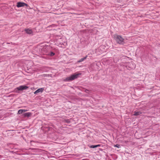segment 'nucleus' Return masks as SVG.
Listing matches in <instances>:
<instances>
[{
  "mask_svg": "<svg viewBox=\"0 0 160 160\" xmlns=\"http://www.w3.org/2000/svg\"><path fill=\"white\" fill-rule=\"evenodd\" d=\"M114 39L116 42L119 44L123 45L125 43V39L121 36L115 35L114 36Z\"/></svg>",
  "mask_w": 160,
  "mask_h": 160,
  "instance_id": "obj_1",
  "label": "nucleus"
},
{
  "mask_svg": "<svg viewBox=\"0 0 160 160\" xmlns=\"http://www.w3.org/2000/svg\"><path fill=\"white\" fill-rule=\"evenodd\" d=\"M81 74V73H75L71 75V76L66 78L64 80V81L66 82L71 81L73 80H74L75 79L78 78V77Z\"/></svg>",
  "mask_w": 160,
  "mask_h": 160,
  "instance_id": "obj_2",
  "label": "nucleus"
},
{
  "mask_svg": "<svg viewBox=\"0 0 160 160\" xmlns=\"http://www.w3.org/2000/svg\"><path fill=\"white\" fill-rule=\"evenodd\" d=\"M127 68L129 70L134 69L135 68V65L133 62H129L128 64Z\"/></svg>",
  "mask_w": 160,
  "mask_h": 160,
  "instance_id": "obj_3",
  "label": "nucleus"
},
{
  "mask_svg": "<svg viewBox=\"0 0 160 160\" xmlns=\"http://www.w3.org/2000/svg\"><path fill=\"white\" fill-rule=\"evenodd\" d=\"M27 7L28 5L24 2H18L17 3V7L18 8L23 7L24 6Z\"/></svg>",
  "mask_w": 160,
  "mask_h": 160,
  "instance_id": "obj_4",
  "label": "nucleus"
},
{
  "mask_svg": "<svg viewBox=\"0 0 160 160\" xmlns=\"http://www.w3.org/2000/svg\"><path fill=\"white\" fill-rule=\"evenodd\" d=\"M28 87L27 86H20L18 87L17 89L19 91L22 90L27 89Z\"/></svg>",
  "mask_w": 160,
  "mask_h": 160,
  "instance_id": "obj_5",
  "label": "nucleus"
},
{
  "mask_svg": "<svg viewBox=\"0 0 160 160\" xmlns=\"http://www.w3.org/2000/svg\"><path fill=\"white\" fill-rule=\"evenodd\" d=\"M25 31L26 32L29 34H33V32L32 29H30L29 28L26 29H25Z\"/></svg>",
  "mask_w": 160,
  "mask_h": 160,
  "instance_id": "obj_6",
  "label": "nucleus"
},
{
  "mask_svg": "<svg viewBox=\"0 0 160 160\" xmlns=\"http://www.w3.org/2000/svg\"><path fill=\"white\" fill-rule=\"evenodd\" d=\"M43 90L44 89L43 88H39L34 92V93L36 94L39 92H42L43 91Z\"/></svg>",
  "mask_w": 160,
  "mask_h": 160,
  "instance_id": "obj_7",
  "label": "nucleus"
},
{
  "mask_svg": "<svg viewBox=\"0 0 160 160\" xmlns=\"http://www.w3.org/2000/svg\"><path fill=\"white\" fill-rule=\"evenodd\" d=\"M31 115V112H28L24 113L23 115L24 117H29Z\"/></svg>",
  "mask_w": 160,
  "mask_h": 160,
  "instance_id": "obj_8",
  "label": "nucleus"
},
{
  "mask_svg": "<svg viewBox=\"0 0 160 160\" xmlns=\"http://www.w3.org/2000/svg\"><path fill=\"white\" fill-rule=\"evenodd\" d=\"M28 110H27L25 109H20L18 111V113L19 114H21L23 112H27Z\"/></svg>",
  "mask_w": 160,
  "mask_h": 160,
  "instance_id": "obj_9",
  "label": "nucleus"
},
{
  "mask_svg": "<svg viewBox=\"0 0 160 160\" xmlns=\"http://www.w3.org/2000/svg\"><path fill=\"white\" fill-rule=\"evenodd\" d=\"M87 57V56H86V57H84L83 58H81L78 61V62H81L83 61L84 60H85Z\"/></svg>",
  "mask_w": 160,
  "mask_h": 160,
  "instance_id": "obj_10",
  "label": "nucleus"
},
{
  "mask_svg": "<svg viewBox=\"0 0 160 160\" xmlns=\"http://www.w3.org/2000/svg\"><path fill=\"white\" fill-rule=\"evenodd\" d=\"M100 146V145L99 144L97 145H92L90 146V148H97L98 147H99Z\"/></svg>",
  "mask_w": 160,
  "mask_h": 160,
  "instance_id": "obj_11",
  "label": "nucleus"
},
{
  "mask_svg": "<svg viewBox=\"0 0 160 160\" xmlns=\"http://www.w3.org/2000/svg\"><path fill=\"white\" fill-rule=\"evenodd\" d=\"M141 113L140 112H135L133 115L134 116H137L140 115Z\"/></svg>",
  "mask_w": 160,
  "mask_h": 160,
  "instance_id": "obj_12",
  "label": "nucleus"
},
{
  "mask_svg": "<svg viewBox=\"0 0 160 160\" xmlns=\"http://www.w3.org/2000/svg\"><path fill=\"white\" fill-rule=\"evenodd\" d=\"M115 147H117L118 148H120V146L119 144H116L114 146Z\"/></svg>",
  "mask_w": 160,
  "mask_h": 160,
  "instance_id": "obj_13",
  "label": "nucleus"
},
{
  "mask_svg": "<svg viewBox=\"0 0 160 160\" xmlns=\"http://www.w3.org/2000/svg\"><path fill=\"white\" fill-rule=\"evenodd\" d=\"M54 55V53H53V52H51L50 53V55L51 56H53Z\"/></svg>",
  "mask_w": 160,
  "mask_h": 160,
  "instance_id": "obj_14",
  "label": "nucleus"
}]
</instances>
